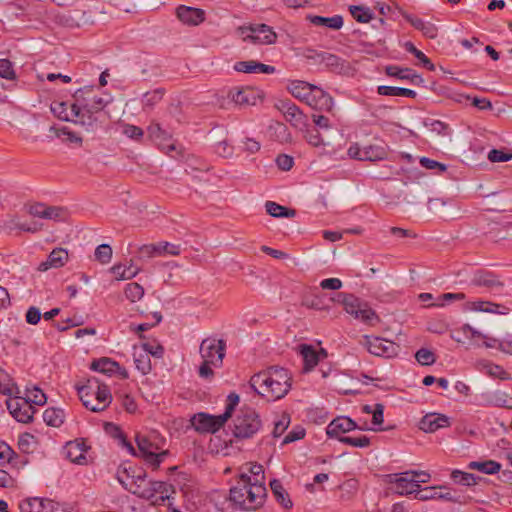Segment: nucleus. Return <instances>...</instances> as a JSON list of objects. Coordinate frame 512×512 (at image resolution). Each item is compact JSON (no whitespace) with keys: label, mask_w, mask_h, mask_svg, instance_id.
I'll return each mask as SVG.
<instances>
[{"label":"nucleus","mask_w":512,"mask_h":512,"mask_svg":"<svg viewBox=\"0 0 512 512\" xmlns=\"http://www.w3.org/2000/svg\"><path fill=\"white\" fill-rule=\"evenodd\" d=\"M292 376L290 372L278 366H271L250 379L251 388L268 400L283 398L291 389Z\"/></svg>","instance_id":"f257e3e1"},{"label":"nucleus","mask_w":512,"mask_h":512,"mask_svg":"<svg viewBox=\"0 0 512 512\" xmlns=\"http://www.w3.org/2000/svg\"><path fill=\"white\" fill-rule=\"evenodd\" d=\"M266 497V488L262 483L252 482L251 476L241 474L236 485L230 489V501L243 510H256Z\"/></svg>","instance_id":"f03ea898"},{"label":"nucleus","mask_w":512,"mask_h":512,"mask_svg":"<svg viewBox=\"0 0 512 512\" xmlns=\"http://www.w3.org/2000/svg\"><path fill=\"white\" fill-rule=\"evenodd\" d=\"M135 440L139 455L153 470H157L169 454L168 450L163 449L165 438L156 431H151L147 435L138 434Z\"/></svg>","instance_id":"7ed1b4c3"},{"label":"nucleus","mask_w":512,"mask_h":512,"mask_svg":"<svg viewBox=\"0 0 512 512\" xmlns=\"http://www.w3.org/2000/svg\"><path fill=\"white\" fill-rule=\"evenodd\" d=\"M239 403V395L232 392L227 397V404L224 413L220 415H210L207 413H198L192 418V425L195 430L201 433H215L224 426L231 418L235 407Z\"/></svg>","instance_id":"20e7f679"},{"label":"nucleus","mask_w":512,"mask_h":512,"mask_svg":"<svg viewBox=\"0 0 512 512\" xmlns=\"http://www.w3.org/2000/svg\"><path fill=\"white\" fill-rule=\"evenodd\" d=\"M77 391L83 405L92 412H102L112 402L109 387L98 381L89 380L88 385L77 387Z\"/></svg>","instance_id":"39448f33"},{"label":"nucleus","mask_w":512,"mask_h":512,"mask_svg":"<svg viewBox=\"0 0 512 512\" xmlns=\"http://www.w3.org/2000/svg\"><path fill=\"white\" fill-rule=\"evenodd\" d=\"M262 428V420L254 408L244 406L233 419L232 433L238 439L252 438Z\"/></svg>","instance_id":"423d86ee"},{"label":"nucleus","mask_w":512,"mask_h":512,"mask_svg":"<svg viewBox=\"0 0 512 512\" xmlns=\"http://www.w3.org/2000/svg\"><path fill=\"white\" fill-rule=\"evenodd\" d=\"M328 300L340 303L348 314L365 323H371L374 319H377L375 311L353 294L339 292L335 296H329Z\"/></svg>","instance_id":"0eeeda50"},{"label":"nucleus","mask_w":512,"mask_h":512,"mask_svg":"<svg viewBox=\"0 0 512 512\" xmlns=\"http://www.w3.org/2000/svg\"><path fill=\"white\" fill-rule=\"evenodd\" d=\"M415 499L420 501L428 500H443L459 505L468 503L469 497L451 490L447 486H429L422 488V491L415 496Z\"/></svg>","instance_id":"6e6552de"},{"label":"nucleus","mask_w":512,"mask_h":512,"mask_svg":"<svg viewBox=\"0 0 512 512\" xmlns=\"http://www.w3.org/2000/svg\"><path fill=\"white\" fill-rule=\"evenodd\" d=\"M199 352L203 360H207L215 368H220L226 353V341L216 337H207L202 340Z\"/></svg>","instance_id":"1a4fd4ad"},{"label":"nucleus","mask_w":512,"mask_h":512,"mask_svg":"<svg viewBox=\"0 0 512 512\" xmlns=\"http://www.w3.org/2000/svg\"><path fill=\"white\" fill-rule=\"evenodd\" d=\"M387 482L394 485V489L399 495L414 494L415 497L422 491L419 481L414 479L412 470L389 474Z\"/></svg>","instance_id":"9d476101"},{"label":"nucleus","mask_w":512,"mask_h":512,"mask_svg":"<svg viewBox=\"0 0 512 512\" xmlns=\"http://www.w3.org/2000/svg\"><path fill=\"white\" fill-rule=\"evenodd\" d=\"M348 155L360 161H380L387 157V150L384 145L369 144L361 146L359 143L350 145Z\"/></svg>","instance_id":"9b49d317"},{"label":"nucleus","mask_w":512,"mask_h":512,"mask_svg":"<svg viewBox=\"0 0 512 512\" xmlns=\"http://www.w3.org/2000/svg\"><path fill=\"white\" fill-rule=\"evenodd\" d=\"M288 89L294 97L305 102L311 108L317 109L319 98L315 92H319L320 88L304 81L295 80L289 84Z\"/></svg>","instance_id":"f8f14e48"},{"label":"nucleus","mask_w":512,"mask_h":512,"mask_svg":"<svg viewBox=\"0 0 512 512\" xmlns=\"http://www.w3.org/2000/svg\"><path fill=\"white\" fill-rule=\"evenodd\" d=\"M7 409L12 417L21 423H29L33 420L36 409L29 400L22 397L10 398L6 401Z\"/></svg>","instance_id":"ddd939ff"},{"label":"nucleus","mask_w":512,"mask_h":512,"mask_svg":"<svg viewBox=\"0 0 512 512\" xmlns=\"http://www.w3.org/2000/svg\"><path fill=\"white\" fill-rule=\"evenodd\" d=\"M365 345L371 354L379 357L391 358L399 351V345L381 337L365 336Z\"/></svg>","instance_id":"4468645a"},{"label":"nucleus","mask_w":512,"mask_h":512,"mask_svg":"<svg viewBox=\"0 0 512 512\" xmlns=\"http://www.w3.org/2000/svg\"><path fill=\"white\" fill-rule=\"evenodd\" d=\"M93 92V87L78 89L74 94V99L79 108H83L86 112L99 114L108 104V100L100 96H86Z\"/></svg>","instance_id":"2eb2a0df"},{"label":"nucleus","mask_w":512,"mask_h":512,"mask_svg":"<svg viewBox=\"0 0 512 512\" xmlns=\"http://www.w3.org/2000/svg\"><path fill=\"white\" fill-rule=\"evenodd\" d=\"M228 97L239 106H254L262 100V92L254 87L245 86L241 88H232Z\"/></svg>","instance_id":"dca6fc26"},{"label":"nucleus","mask_w":512,"mask_h":512,"mask_svg":"<svg viewBox=\"0 0 512 512\" xmlns=\"http://www.w3.org/2000/svg\"><path fill=\"white\" fill-rule=\"evenodd\" d=\"M277 108L283 113L286 121L292 126L304 130L307 127L306 117L300 109L291 101H280Z\"/></svg>","instance_id":"f3484780"},{"label":"nucleus","mask_w":512,"mask_h":512,"mask_svg":"<svg viewBox=\"0 0 512 512\" xmlns=\"http://www.w3.org/2000/svg\"><path fill=\"white\" fill-rule=\"evenodd\" d=\"M147 133L149 138L167 154L176 150L175 145L171 142V135L167 131L163 130L159 123L151 122L147 128Z\"/></svg>","instance_id":"a211bd4d"},{"label":"nucleus","mask_w":512,"mask_h":512,"mask_svg":"<svg viewBox=\"0 0 512 512\" xmlns=\"http://www.w3.org/2000/svg\"><path fill=\"white\" fill-rule=\"evenodd\" d=\"M131 492L144 499H151L156 494H161V498H167L169 492V485L163 481H150L147 487H142L141 484H137L136 489H131Z\"/></svg>","instance_id":"6ab92c4d"},{"label":"nucleus","mask_w":512,"mask_h":512,"mask_svg":"<svg viewBox=\"0 0 512 512\" xmlns=\"http://www.w3.org/2000/svg\"><path fill=\"white\" fill-rule=\"evenodd\" d=\"M356 428L358 427L354 420L347 416H339L330 422L326 428V434L329 437H336L339 439L340 437H343L342 434L352 431Z\"/></svg>","instance_id":"aec40b11"},{"label":"nucleus","mask_w":512,"mask_h":512,"mask_svg":"<svg viewBox=\"0 0 512 512\" xmlns=\"http://www.w3.org/2000/svg\"><path fill=\"white\" fill-rule=\"evenodd\" d=\"M450 425V418L440 413L427 414L420 421V429L426 433H433L438 429L449 427Z\"/></svg>","instance_id":"412c9836"},{"label":"nucleus","mask_w":512,"mask_h":512,"mask_svg":"<svg viewBox=\"0 0 512 512\" xmlns=\"http://www.w3.org/2000/svg\"><path fill=\"white\" fill-rule=\"evenodd\" d=\"M178 19L187 25H199L205 20V12L200 8L180 5L176 9Z\"/></svg>","instance_id":"4be33fe9"},{"label":"nucleus","mask_w":512,"mask_h":512,"mask_svg":"<svg viewBox=\"0 0 512 512\" xmlns=\"http://www.w3.org/2000/svg\"><path fill=\"white\" fill-rule=\"evenodd\" d=\"M250 30L252 33L247 38L251 39L254 43L272 44L276 41V33L266 24H259L251 27Z\"/></svg>","instance_id":"5701e85b"},{"label":"nucleus","mask_w":512,"mask_h":512,"mask_svg":"<svg viewBox=\"0 0 512 512\" xmlns=\"http://www.w3.org/2000/svg\"><path fill=\"white\" fill-rule=\"evenodd\" d=\"M68 261V252L63 248H55L48 255L46 261L39 264V271H47L51 268H60Z\"/></svg>","instance_id":"b1692460"},{"label":"nucleus","mask_w":512,"mask_h":512,"mask_svg":"<svg viewBox=\"0 0 512 512\" xmlns=\"http://www.w3.org/2000/svg\"><path fill=\"white\" fill-rule=\"evenodd\" d=\"M234 69L237 72H242V73H247V74H251V73L273 74L276 71L274 66L263 64L258 61H255V60L236 62L234 65Z\"/></svg>","instance_id":"393cba45"},{"label":"nucleus","mask_w":512,"mask_h":512,"mask_svg":"<svg viewBox=\"0 0 512 512\" xmlns=\"http://www.w3.org/2000/svg\"><path fill=\"white\" fill-rule=\"evenodd\" d=\"M385 72L390 77H396L401 80H409L413 84H419L423 82L421 75L415 73L410 68H401L395 65L387 66Z\"/></svg>","instance_id":"a878e982"},{"label":"nucleus","mask_w":512,"mask_h":512,"mask_svg":"<svg viewBox=\"0 0 512 512\" xmlns=\"http://www.w3.org/2000/svg\"><path fill=\"white\" fill-rule=\"evenodd\" d=\"M76 108L74 123L84 126L87 131H94L99 125L98 114L90 111L86 112L83 108H79L78 106Z\"/></svg>","instance_id":"bb28decb"},{"label":"nucleus","mask_w":512,"mask_h":512,"mask_svg":"<svg viewBox=\"0 0 512 512\" xmlns=\"http://www.w3.org/2000/svg\"><path fill=\"white\" fill-rule=\"evenodd\" d=\"M298 349L303 358L304 371H311L319 362V353L309 344H300Z\"/></svg>","instance_id":"cd10ccee"},{"label":"nucleus","mask_w":512,"mask_h":512,"mask_svg":"<svg viewBox=\"0 0 512 512\" xmlns=\"http://www.w3.org/2000/svg\"><path fill=\"white\" fill-rule=\"evenodd\" d=\"M164 88H156L152 91H148L142 96V108L143 111L149 112L163 99L165 95Z\"/></svg>","instance_id":"c85d7f7f"},{"label":"nucleus","mask_w":512,"mask_h":512,"mask_svg":"<svg viewBox=\"0 0 512 512\" xmlns=\"http://www.w3.org/2000/svg\"><path fill=\"white\" fill-rule=\"evenodd\" d=\"M75 107H77L76 101L73 104H71L69 107H68L67 103H65V102H57V103H54L51 105V110L59 119H61L63 121L74 122V118H75L74 113L76 112L75 110L77 109Z\"/></svg>","instance_id":"c756f323"},{"label":"nucleus","mask_w":512,"mask_h":512,"mask_svg":"<svg viewBox=\"0 0 512 512\" xmlns=\"http://www.w3.org/2000/svg\"><path fill=\"white\" fill-rule=\"evenodd\" d=\"M266 212L274 218H293L296 215L294 209L282 206L273 201L265 203Z\"/></svg>","instance_id":"7c9ffc66"},{"label":"nucleus","mask_w":512,"mask_h":512,"mask_svg":"<svg viewBox=\"0 0 512 512\" xmlns=\"http://www.w3.org/2000/svg\"><path fill=\"white\" fill-rule=\"evenodd\" d=\"M90 368L94 371H98L103 374L111 375V374L115 373L117 369L120 368V365L118 362H116L110 358L103 357L98 360H94L91 363Z\"/></svg>","instance_id":"2f4dec72"},{"label":"nucleus","mask_w":512,"mask_h":512,"mask_svg":"<svg viewBox=\"0 0 512 512\" xmlns=\"http://www.w3.org/2000/svg\"><path fill=\"white\" fill-rule=\"evenodd\" d=\"M322 63L332 72L342 73L348 69V63L331 53H322Z\"/></svg>","instance_id":"473e14b6"},{"label":"nucleus","mask_w":512,"mask_h":512,"mask_svg":"<svg viewBox=\"0 0 512 512\" xmlns=\"http://www.w3.org/2000/svg\"><path fill=\"white\" fill-rule=\"evenodd\" d=\"M270 487L277 502H279L286 509L292 507V501L290 500L289 495L284 489L280 480L273 479L270 481Z\"/></svg>","instance_id":"72a5a7b5"},{"label":"nucleus","mask_w":512,"mask_h":512,"mask_svg":"<svg viewBox=\"0 0 512 512\" xmlns=\"http://www.w3.org/2000/svg\"><path fill=\"white\" fill-rule=\"evenodd\" d=\"M468 468L471 470H478L484 474L493 475L500 471L501 464L494 460L486 461H472L468 464Z\"/></svg>","instance_id":"f704fd0d"},{"label":"nucleus","mask_w":512,"mask_h":512,"mask_svg":"<svg viewBox=\"0 0 512 512\" xmlns=\"http://www.w3.org/2000/svg\"><path fill=\"white\" fill-rule=\"evenodd\" d=\"M377 93L382 96H402L415 98L417 93L414 90L402 87L380 85L377 88Z\"/></svg>","instance_id":"c9c22d12"},{"label":"nucleus","mask_w":512,"mask_h":512,"mask_svg":"<svg viewBox=\"0 0 512 512\" xmlns=\"http://www.w3.org/2000/svg\"><path fill=\"white\" fill-rule=\"evenodd\" d=\"M473 283L477 286H484L488 288L503 287V283L498 279L496 275L491 272H481L477 274L473 280Z\"/></svg>","instance_id":"e433bc0d"},{"label":"nucleus","mask_w":512,"mask_h":512,"mask_svg":"<svg viewBox=\"0 0 512 512\" xmlns=\"http://www.w3.org/2000/svg\"><path fill=\"white\" fill-rule=\"evenodd\" d=\"M43 420L49 426L59 427L64 422V412L59 408H47L43 412Z\"/></svg>","instance_id":"4c0bfd02"},{"label":"nucleus","mask_w":512,"mask_h":512,"mask_svg":"<svg viewBox=\"0 0 512 512\" xmlns=\"http://www.w3.org/2000/svg\"><path fill=\"white\" fill-rule=\"evenodd\" d=\"M451 479L455 483L460 485L474 486L478 483V480H480L481 478L472 473L455 469L451 472Z\"/></svg>","instance_id":"58836bf2"},{"label":"nucleus","mask_w":512,"mask_h":512,"mask_svg":"<svg viewBox=\"0 0 512 512\" xmlns=\"http://www.w3.org/2000/svg\"><path fill=\"white\" fill-rule=\"evenodd\" d=\"M349 11L352 17L359 23H368L373 19V12L369 7L362 5H351Z\"/></svg>","instance_id":"ea45409f"},{"label":"nucleus","mask_w":512,"mask_h":512,"mask_svg":"<svg viewBox=\"0 0 512 512\" xmlns=\"http://www.w3.org/2000/svg\"><path fill=\"white\" fill-rule=\"evenodd\" d=\"M404 48L407 52L414 55L415 58H417L426 69L429 71L435 70V65L431 62V60L421 50L417 49L412 42L407 41L404 44Z\"/></svg>","instance_id":"a19ab883"},{"label":"nucleus","mask_w":512,"mask_h":512,"mask_svg":"<svg viewBox=\"0 0 512 512\" xmlns=\"http://www.w3.org/2000/svg\"><path fill=\"white\" fill-rule=\"evenodd\" d=\"M134 363L137 368L143 375L148 374L151 371V360L147 353L143 351L137 352L136 348H134Z\"/></svg>","instance_id":"79ce46f5"},{"label":"nucleus","mask_w":512,"mask_h":512,"mask_svg":"<svg viewBox=\"0 0 512 512\" xmlns=\"http://www.w3.org/2000/svg\"><path fill=\"white\" fill-rule=\"evenodd\" d=\"M312 119L315 124V127L312 130L308 128L305 130V138L307 139L309 144L317 147L320 145V135L317 129V127L320 126V114H312Z\"/></svg>","instance_id":"37998d69"},{"label":"nucleus","mask_w":512,"mask_h":512,"mask_svg":"<svg viewBox=\"0 0 512 512\" xmlns=\"http://www.w3.org/2000/svg\"><path fill=\"white\" fill-rule=\"evenodd\" d=\"M124 293L126 298L134 303L143 297L144 288L140 284L132 282L126 285Z\"/></svg>","instance_id":"c03bdc74"},{"label":"nucleus","mask_w":512,"mask_h":512,"mask_svg":"<svg viewBox=\"0 0 512 512\" xmlns=\"http://www.w3.org/2000/svg\"><path fill=\"white\" fill-rule=\"evenodd\" d=\"M339 441L357 448H365L370 445V438L365 435L359 436H343L339 438Z\"/></svg>","instance_id":"a18cd8bd"},{"label":"nucleus","mask_w":512,"mask_h":512,"mask_svg":"<svg viewBox=\"0 0 512 512\" xmlns=\"http://www.w3.org/2000/svg\"><path fill=\"white\" fill-rule=\"evenodd\" d=\"M45 500L32 498L20 503L19 508L22 512H42Z\"/></svg>","instance_id":"49530a36"},{"label":"nucleus","mask_w":512,"mask_h":512,"mask_svg":"<svg viewBox=\"0 0 512 512\" xmlns=\"http://www.w3.org/2000/svg\"><path fill=\"white\" fill-rule=\"evenodd\" d=\"M108 426H110L113 429V436L119 440L120 445L122 447L126 448L127 451L130 454L138 456V454L136 453L135 448L127 440V438H126L125 434L123 433V431L118 426H116L114 424H108Z\"/></svg>","instance_id":"de8ad7c7"},{"label":"nucleus","mask_w":512,"mask_h":512,"mask_svg":"<svg viewBox=\"0 0 512 512\" xmlns=\"http://www.w3.org/2000/svg\"><path fill=\"white\" fill-rule=\"evenodd\" d=\"M94 255L101 264H107L112 258V248L108 244H101L96 247Z\"/></svg>","instance_id":"09e8293b"},{"label":"nucleus","mask_w":512,"mask_h":512,"mask_svg":"<svg viewBox=\"0 0 512 512\" xmlns=\"http://www.w3.org/2000/svg\"><path fill=\"white\" fill-rule=\"evenodd\" d=\"M415 358L423 366L432 365L436 361L435 354L427 348L419 349L415 354Z\"/></svg>","instance_id":"8fccbe9b"},{"label":"nucleus","mask_w":512,"mask_h":512,"mask_svg":"<svg viewBox=\"0 0 512 512\" xmlns=\"http://www.w3.org/2000/svg\"><path fill=\"white\" fill-rule=\"evenodd\" d=\"M67 217L66 209L59 206H47L44 219L63 221Z\"/></svg>","instance_id":"3c124183"},{"label":"nucleus","mask_w":512,"mask_h":512,"mask_svg":"<svg viewBox=\"0 0 512 512\" xmlns=\"http://www.w3.org/2000/svg\"><path fill=\"white\" fill-rule=\"evenodd\" d=\"M372 415H373L372 424L374 425V428H372V430H374V431L383 430L382 428H380V426L384 422V405L381 403L375 404Z\"/></svg>","instance_id":"603ef678"},{"label":"nucleus","mask_w":512,"mask_h":512,"mask_svg":"<svg viewBox=\"0 0 512 512\" xmlns=\"http://www.w3.org/2000/svg\"><path fill=\"white\" fill-rule=\"evenodd\" d=\"M12 386V378L4 369L0 368V393L10 396L12 394Z\"/></svg>","instance_id":"864d4df0"},{"label":"nucleus","mask_w":512,"mask_h":512,"mask_svg":"<svg viewBox=\"0 0 512 512\" xmlns=\"http://www.w3.org/2000/svg\"><path fill=\"white\" fill-rule=\"evenodd\" d=\"M270 128L274 130L275 137L278 141L285 143L291 140V135L285 124L277 122Z\"/></svg>","instance_id":"5fc2aeb1"},{"label":"nucleus","mask_w":512,"mask_h":512,"mask_svg":"<svg viewBox=\"0 0 512 512\" xmlns=\"http://www.w3.org/2000/svg\"><path fill=\"white\" fill-rule=\"evenodd\" d=\"M0 77L7 80L16 78L13 64L9 59H0Z\"/></svg>","instance_id":"6e6d98bb"},{"label":"nucleus","mask_w":512,"mask_h":512,"mask_svg":"<svg viewBox=\"0 0 512 512\" xmlns=\"http://www.w3.org/2000/svg\"><path fill=\"white\" fill-rule=\"evenodd\" d=\"M27 393H28V395H27V398H25V399L29 400L31 405L36 404V405L41 406L46 403V400H47L46 395L39 388L34 387L31 390L27 389Z\"/></svg>","instance_id":"4d7b16f0"},{"label":"nucleus","mask_w":512,"mask_h":512,"mask_svg":"<svg viewBox=\"0 0 512 512\" xmlns=\"http://www.w3.org/2000/svg\"><path fill=\"white\" fill-rule=\"evenodd\" d=\"M358 489V483L355 479H349L339 486V490L342 492V499H349Z\"/></svg>","instance_id":"13d9d810"},{"label":"nucleus","mask_w":512,"mask_h":512,"mask_svg":"<svg viewBox=\"0 0 512 512\" xmlns=\"http://www.w3.org/2000/svg\"><path fill=\"white\" fill-rule=\"evenodd\" d=\"M157 249H158V255L169 254V255L177 256L181 252L180 245H176V244L169 243V242H159L157 244Z\"/></svg>","instance_id":"bf43d9fd"},{"label":"nucleus","mask_w":512,"mask_h":512,"mask_svg":"<svg viewBox=\"0 0 512 512\" xmlns=\"http://www.w3.org/2000/svg\"><path fill=\"white\" fill-rule=\"evenodd\" d=\"M111 271L115 274L117 280H126L134 278L138 274L139 269H134L131 273H125L126 267L121 264H117L111 268Z\"/></svg>","instance_id":"052dcab7"},{"label":"nucleus","mask_w":512,"mask_h":512,"mask_svg":"<svg viewBox=\"0 0 512 512\" xmlns=\"http://www.w3.org/2000/svg\"><path fill=\"white\" fill-rule=\"evenodd\" d=\"M66 448H67V457L71 461L79 463V460L81 458L85 459V456L82 454V450L80 449L79 444L70 442L67 444Z\"/></svg>","instance_id":"680f3d73"},{"label":"nucleus","mask_w":512,"mask_h":512,"mask_svg":"<svg viewBox=\"0 0 512 512\" xmlns=\"http://www.w3.org/2000/svg\"><path fill=\"white\" fill-rule=\"evenodd\" d=\"M322 26L333 30H339L343 26V17L341 15L322 17Z\"/></svg>","instance_id":"e2e57ef3"},{"label":"nucleus","mask_w":512,"mask_h":512,"mask_svg":"<svg viewBox=\"0 0 512 512\" xmlns=\"http://www.w3.org/2000/svg\"><path fill=\"white\" fill-rule=\"evenodd\" d=\"M142 349L144 353H147L148 355H152L157 358H161L164 354V348L160 344H151L145 342L142 344Z\"/></svg>","instance_id":"0e129e2a"},{"label":"nucleus","mask_w":512,"mask_h":512,"mask_svg":"<svg viewBox=\"0 0 512 512\" xmlns=\"http://www.w3.org/2000/svg\"><path fill=\"white\" fill-rule=\"evenodd\" d=\"M123 134L131 139L139 140L143 137L144 131L138 126L126 124L123 128Z\"/></svg>","instance_id":"69168bd1"},{"label":"nucleus","mask_w":512,"mask_h":512,"mask_svg":"<svg viewBox=\"0 0 512 512\" xmlns=\"http://www.w3.org/2000/svg\"><path fill=\"white\" fill-rule=\"evenodd\" d=\"M488 159L491 162H506L512 159V154L506 153L502 150L492 149L488 153Z\"/></svg>","instance_id":"338daca9"},{"label":"nucleus","mask_w":512,"mask_h":512,"mask_svg":"<svg viewBox=\"0 0 512 512\" xmlns=\"http://www.w3.org/2000/svg\"><path fill=\"white\" fill-rule=\"evenodd\" d=\"M42 512H68L63 504H60L53 500H45Z\"/></svg>","instance_id":"774afa93"}]
</instances>
